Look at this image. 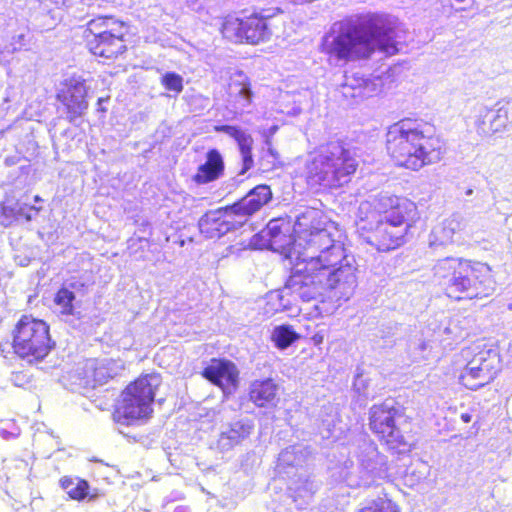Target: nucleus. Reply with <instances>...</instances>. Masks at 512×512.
Returning <instances> with one entry per match:
<instances>
[{
  "label": "nucleus",
  "instance_id": "2f4dec72",
  "mask_svg": "<svg viewBox=\"0 0 512 512\" xmlns=\"http://www.w3.org/2000/svg\"><path fill=\"white\" fill-rule=\"evenodd\" d=\"M334 231L339 232L340 234V242L344 243V232L337 224L332 221L326 222L322 226V247H334L336 244L334 242L335 237Z\"/></svg>",
  "mask_w": 512,
  "mask_h": 512
},
{
  "label": "nucleus",
  "instance_id": "1a4fd4ad",
  "mask_svg": "<svg viewBox=\"0 0 512 512\" xmlns=\"http://www.w3.org/2000/svg\"><path fill=\"white\" fill-rule=\"evenodd\" d=\"M400 416V406L388 401L373 404L368 411L370 431L382 445L398 452L409 450L411 446V436L397 423Z\"/></svg>",
  "mask_w": 512,
  "mask_h": 512
},
{
  "label": "nucleus",
  "instance_id": "4be33fe9",
  "mask_svg": "<svg viewBox=\"0 0 512 512\" xmlns=\"http://www.w3.org/2000/svg\"><path fill=\"white\" fill-rule=\"evenodd\" d=\"M277 395L278 385L271 378L252 381L248 391L249 400L257 407L274 405Z\"/></svg>",
  "mask_w": 512,
  "mask_h": 512
},
{
  "label": "nucleus",
  "instance_id": "a211bd4d",
  "mask_svg": "<svg viewBox=\"0 0 512 512\" xmlns=\"http://www.w3.org/2000/svg\"><path fill=\"white\" fill-rule=\"evenodd\" d=\"M268 246L288 256L296 242L295 223L289 216L271 219L266 226Z\"/></svg>",
  "mask_w": 512,
  "mask_h": 512
},
{
  "label": "nucleus",
  "instance_id": "58836bf2",
  "mask_svg": "<svg viewBox=\"0 0 512 512\" xmlns=\"http://www.w3.org/2000/svg\"><path fill=\"white\" fill-rule=\"evenodd\" d=\"M13 381L17 386H22L28 382V379H26V374L23 371H17L13 373Z\"/></svg>",
  "mask_w": 512,
  "mask_h": 512
},
{
  "label": "nucleus",
  "instance_id": "6ab92c4d",
  "mask_svg": "<svg viewBox=\"0 0 512 512\" xmlns=\"http://www.w3.org/2000/svg\"><path fill=\"white\" fill-rule=\"evenodd\" d=\"M272 195L270 186L259 184L252 188L244 197L231 204V207L244 225L252 215L271 201Z\"/></svg>",
  "mask_w": 512,
  "mask_h": 512
},
{
  "label": "nucleus",
  "instance_id": "c85d7f7f",
  "mask_svg": "<svg viewBox=\"0 0 512 512\" xmlns=\"http://www.w3.org/2000/svg\"><path fill=\"white\" fill-rule=\"evenodd\" d=\"M76 296L73 291L67 287H60L54 295V303L60 308V313L64 316H73L76 313Z\"/></svg>",
  "mask_w": 512,
  "mask_h": 512
},
{
  "label": "nucleus",
  "instance_id": "f3484780",
  "mask_svg": "<svg viewBox=\"0 0 512 512\" xmlns=\"http://www.w3.org/2000/svg\"><path fill=\"white\" fill-rule=\"evenodd\" d=\"M357 288V268L349 263L328 273L326 293L331 301L349 300Z\"/></svg>",
  "mask_w": 512,
  "mask_h": 512
},
{
  "label": "nucleus",
  "instance_id": "ea45409f",
  "mask_svg": "<svg viewBox=\"0 0 512 512\" xmlns=\"http://www.w3.org/2000/svg\"><path fill=\"white\" fill-rule=\"evenodd\" d=\"M460 419L464 422V423H469L471 422L472 420V415L470 413H462L460 415Z\"/></svg>",
  "mask_w": 512,
  "mask_h": 512
},
{
  "label": "nucleus",
  "instance_id": "bb28decb",
  "mask_svg": "<svg viewBox=\"0 0 512 512\" xmlns=\"http://www.w3.org/2000/svg\"><path fill=\"white\" fill-rule=\"evenodd\" d=\"M228 95L233 101H236L238 97H242L245 99L246 104L251 103L250 83L244 74L237 73L231 77L228 83Z\"/></svg>",
  "mask_w": 512,
  "mask_h": 512
},
{
  "label": "nucleus",
  "instance_id": "393cba45",
  "mask_svg": "<svg viewBox=\"0 0 512 512\" xmlns=\"http://www.w3.org/2000/svg\"><path fill=\"white\" fill-rule=\"evenodd\" d=\"M299 238L310 247L311 238L320 232V216L316 209L303 212L297 219Z\"/></svg>",
  "mask_w": 512,
  "mask_h": 512
},
{
  "label": "nucleus",
  "instance_id": "423d86ee",
  "mask_svg": "<svg viewBox=\"0 0 512 512\" xmlns=\"http://www.w3.org/2000/svg\"><path fill=\"white\" fill-rule=\"evenodd\" d=\"M161 377L157 373L141 374L120 393L112 411L113 421L122 426H133L149 420Z\"/></svg>",
  "mask_w": 512,
  "mask_h": 512
},
{
  "label": "nucleus",
  "instance_id": "b1692460",
  "mask_svg": "<svg viewBox=\"0 0 512 512\" xmlns=\"http://www.w3.org/2000/svg\"><path fill=\"white\" fill-rule=\"evenodd\" d=\"M460 230V222L450 218L434 227L430 235L432 246H446L454 242L455 235Z\"/></svg>",
  "mask_w": 512,
  "mask_h": 512
},
{
  "label": "nucleus",
  "instance_id": "7ed1b4c3",
  "mask_svg": "<svg viewBox=\"0 0 512 512\" xmlns=\"http://www.w3.org/2000/svg\"><path fill=\"white\" fill-rule=\"evenodd\" d=\"M432 272L442 293L453 301L483 300L495 291L492 269L481 261L447 256L434 264Z\"/></svg>",
  "mask_w": 512,
  "mask_h": 512
},
{
  "label": "nucleus",
  "instance_id": "20e7f679",
  "mask_svg": "<svg viewBox=\"0 0 512 512\" xmlns=\"http://www.w3.org/2000/svg\"><path fill=\"white\" fill-rule=\"evenodd\" d=\"M129 25L112 15H96L83 26L82 41L90 55L103 62H115L128 50Z\"/></svg>",
  "mask_w": 512,
  "mask_h": 512
},
{
  "label": "nucleus",
  "instance_id": "4c0bfd02",
  "mask_svg": "<svg viewBox=\"0 0 512 512\" xmlns=\"http://www.w3.org/2000/svg\"><path fill=\"white\" fill-rule=\"evenodd\" d=\"M60 487L66 492L74 486V480L70 476H64L59 481Z\"/></svg>",
  "mask_w": 512,
  "mask_h": 512
},
{
  "label": "nucleus",
  "instance_id": "4468645a",
  "mask_svg": "<svg viewBox=\"0 0 512 512\" xmlns=\"http://www.w3.org/2000/svg\"><path fill=\"white\" fill-rule=\"evenodd\" d=\"M200 374L209 383L218 387L225 395L234 393L239 387V370L236 364L227 358H211Z\"/></svg>",
  "mask_w": 512,
  "mask_h": 512
},
{
  "label": "nucleus",
  "instance_id": "7c9ffc66",
  "mask_svg": "<svg viewBox=\"0 0 512 512\" xmlns=\"http://www.w3.org/2000/svg\"><path fill=\"white\" fill-rule=\"evenodd\" d=\"M357 512H400V509L394 501L387 498H378Z\"/></svg>",
  "mask_w": 512,
  "mask_h": 512
},
{
  "label": "nucleus",
  "instance_id": "72a5a7b5",
  "mask_svg": "<svg viewBox=\"0 0 512 512\" xmlns=\"http://www.w3.org/2000/svg\"><path fill=\"white\" fill-rule=\"evenodd\" d=\"M89 488L87 480L78 479L74 486L67 491V495L70 499L80 502L89 496Z\"/></svg>",
  "mask_w": 512,
  "mask_h": 512
},
{
  "label": "nucleus",
  "instance_id": "5701e85b",
  "mask_svg": "<svg viewBox=\"0 0 512 512\" xmlns=\"http://www.w3.org/2000/svg\"><path fill=\"white\" fill-rule=\"evenodd\" d=\"M512 124L508 107H500L497 110H487L478 122V129L485 135H492L505 131Z\"/></svg>",
  "mask_w": 512,
  "mask_h": 512
},
{
  "label": "nucleus",
  "instance_id": "473e14b6",
  "mask_svg": "<svg viewBox=\"0 0 512 512\" xmlns=\"http://www.w3.org/2000/svg\"><path fill=\"white\" fill-rule=\"evenodd\" d=\"M161 85L167 90L174 92L176 95L183 91V78L175 72H166L160 78Z\"/></svg>",
  "mask_w": 512,
  "mask_h": 512
},
{
  "label": "nucleus",
  "instance_id": "2eb2a0df",
  "mask_svg": "<svg viewBox=\"0 0 512 512\" xmlns=\"http://www.w3.org/2000/svg\"><path fill=\"white\" fill-rule=\"evenodd\" d=\"M381 208L377 210L381 218L392 225L403 229H409L419 219L417 205L406 197L386 196L381 199Z\"/></svg>",
  "mask_w": 512,
  "mask_h": 512
},
{
  "label": "nucleus",
  "instance_id": "a878e982",
  "mask_svg": "<svg viewBox=\"0 0 512 512\" xmlns=\"http://www.w3.org/2000/svg\"><path fill=\"white\" fill-rule=\"evenodd\" d=\"M335 246L322 247V271L328 270L329 272L335 270L337 267L344 265L343 262L347 259L345 254L344 243L340 242V234L334 231Z\"/></svg>",
  "mask_w": 512,
  "mask_h": 512
},
{
  "label": "nucleus",
  "instance_id": "412c9836",
  "mask_svg": "<svg viewBox=\"0 0 512 512\" xmlns=\"http://www.w3.org/2000/svg\"><path fill=\"white\" fill-rule=\"evenodd\" d=\"M225 162L222 154L216 148H211L205 155V162L200 164L192 176L197 185H205L217 181L224 175Z\"/></svg>",
  "mask_w": 512,
  "mask_h": 512
},
{
  "label": "nucleus",
  "instance_id": "f8f14e48",
  "mask_svg": "<svg viewBox=\"0 0 512 512\" xmlns=\"http://www.w3.org/2000/svg\"><path fill=\"white\" fill-rule=\"evenodd\" d=\"M55 99L59 103L66 119L73 123L82 118L89 108V89L86 80L79 75H72L60 82Z\"/></svg>",
  "mask_w": 512,
  "mask_h": 512
},
{
  "label": "nucleus",
  "instance_id": "dca6fc26",
  "mask_svg": "<svg viewBox=\"0 0 512 512\" xmlns=\"http://www.w3.org/2000/svg\"><path fill=\"white\" fill-rule=\"evenodd\" d=\"M242 225L231 205L208 211L199 221L200 233L207 239H218Z\"/></svg>",
  "mask_w": 512,
  "mask_h": 512
},
{
  "label": "nucleus",
  "instance_id": "0eeeda50",
  "mask_svg": "<svg viewBox=\"0 0 512 512\" xmlns=\"http://www.w3.org/2000/svg\"><path fill=\"white\" fill-rule=\"evenodd\" d=\"M282 13L280 7L243 9L238 15L224 21L222 32L237 44L257 46L272 39L275 29L272 21Z\"/></svg>",
  "mask_w": 512,
  "mask_h": 512
},
{
  "label": "nucleus",
  "instance_id": "f03ea898",
  "mask_svg": "<svg viewBox=\"0 0 512 512\" xmlns=\"http://www.w3.org/2000/svg\"><path fill=\"white\" fill-rule=\"evenodd\" d=\"M397 29V19L381 13L367 14L356 23H341L331 52L346 60L368 58L376 48L394 55L398 52Z\"/></svg>",
  "mask_w": 512,
  "mask_h": 512
},
{
  "label": "nucleus",
  "instance_id": "c9c22d12",
  "mask_svg": "<svg viewBox=\"0 0 512 512\" xmlns=\"http://www.w3.org/2000/svg\"><path fill=\"white\" fill-rule=\"evenodd\" d=\"M28 44H29V40L25 33L15 35L11 39V45H12L13 51L27 50Z\"/></svg>",
  "mask_w": 512,
  "mask_h": 512
},
{
  "label": "nucleus",
  "instance_id": "39448f33",
  "mask_svg": "<svg viewBox=\"0 0 512 512\" xmlns=\"http://www.w3.org/2000/svg\"><path fill=\"white\" fill-rule=\"evenodd\" d=\"M14 357L28 365L44 362L56 348L50 324L32 314H22L10 330Z\"/></svg>",
  "mask_w": 512,
  "mask_h": 512
},
{
  "label": "nucleus",
  "instance_id": "c756f323",
  "mask_svg": "<svg viewBox=\"0 0 512 512\" xmlns=\"http://www.w3.org/2000/svg\"><path fill=\"white\" fill-rule=\"evenodd\" d=\"M150 240L144 237H131L127 240V252L130 257L136 261H145L147 259Z\"/></svg>",
  "mask_w": 512,
  "mask_h": 512
},
{
  "label": "nucleus",
  "instance_id": "ddd939ff",
  "mask_svg": "<svg viewBox=\"0 0 512 512\" xmlns=\"http://www.w3.org/2000/svg\"><path fill=\"white\" fill-rule=\"evenodd\" d=\"M320 272V257L300 252L291 269L290 285L295 287L303 301L315 299L318 293L316 278Z\"/></svg>",
  "mask_w": 512,
  "mask_h": 512
},
{
  "label": "nucleus",
  "instance_id": "9b49d317",
  "mask_svg": "<svg viewBox=\"0 0 512 512\" xmlns=\"http://www.w3.org/2000/svg\"><path fill=\"white\" fill-rule=\"evenodd\" d=\"M501 370L500 354L486 346H478L459 376V381L467 389L477 390L494 381Z\"/></svg>",
  "mask_w": 512,
  "mask_h": 512
},
{
  "label": "nucleus",
  "instance_id": "f704fd0d",
  "mask_svg": "<svg viewBox=\"0 0 512 512\" xmlns=\"http://www.w3.org/2000/svg\"><path fill=\"white\" fill-rule=\"evenodd\" d=\"M16 218V213L12 207L6 206L0 202V225L7 227Z\"/></svg>",
  "mask_w": 512,
  "mask_h": 512
},
{
  "label": "nucleus",
  "instance_id": "6e6552de",
  "mask_svg": "<svg viewBox=\"0 0 512 512\" xmlns=\"http://www.w3.org/2000/svg\"><path fill=\"white\" fill-rule=\"evenodd\" d=\"M356 226L365 241L379 252L395 250L405 241L406 229L381 218L377 209L367 201L358 208Z\"/></svg>",
  "mask_w": 512,
  "mask_h": 512
},
{
  "label": "nucleus",
  "instance_id": "f257e3e1",
  "mask_svg": "<svg viewBox=\"0 0 512 512\" xmlns=\"http://www.w3.org/2000/svg\"><path fill=\"white\" fill-rule=\"evenodd\" d=\"M384 148L396 168L412 172L441 161L446 153L445 142L435 127L410 117L402 118L387 128Z\"/></svg>",
  "mask_w": 512,
  "mask_h": 512
},
{
  "label": "nucleus",
  "instance_id": "aec40b11",
  "mask_svg": "<svg viewBox=\"0 0 512 512\" xmlns=\"http://www.w3.org/2000/svg\"><path fill=\"white\" fill-rule=\"evenodd\" d=\"M213 130L215 132L225 133L236 141L242 158L239 175H244L254 166L252 136L235 125H215Z\"/></svg>",
  "mask_w": 512,
  "mask_h": 512
},
{
  "label": "nucleus",
  "instance_id": "a19ab883",
  "mask_svg": "<svg viewBox=\"0 0 512 512\" xmlns=\"http://www.w3.org/2000/svg\"><path fill=\"white\" fill-rule=\"evenodd\" d=\"M95 497H96L95 495H90V496H89V499H90V500H92V499H94Z\"/></svg>",
  "mask_w": 512,
  "mask_h": 512
},
{
  "label": "nucleus",
  "instance_id": "e433bc0d",
  "mask_svg": "<svg viewBox=\"0 0 512 512\" xmlns=\"http://www.w3.org/2000/svg\"><path fill=\"white\" fill-rule=\"evenodd\" d=\"M110 101V95H106L104 97H99L96 102V111L105 114L107 112V108L103 105L104 103H108Z\"/></svg>",
  "mask_w": 512,
  "mask_h": 512
},
{
  "label": "nucleus",
  "instance_id": "cd10ccee",
  "mask_svg": "<svg viewBox=\"0 0 512 512\" xmlns=\"http://www.w3.org/2000/svg\"><path fill=\"white\" fill-rule=\"evenodd\" d=\"M300 338L291 325L282 324L273 329L271 341L276 348L284 350Z\"/></svg>",
  "mask_w": 512,
  "mask_h": 512
},
{
  "label": "nucleus",
  "instance_id": "9d476101",
  "mask_svg": "<svg viewBox=\"0 0 512 512\" xmlns=\"http://www.w3.org/2000/svg\"><path fill=\"white\" fill-rule=\"evenodd\" d=\"M358 162L352 151L340 140L329 141L322 161V182L326 188H338L350 182Z\"/></svg>",
  "mask_w": 512,
  "mask_h": 512
}]
</instances>
